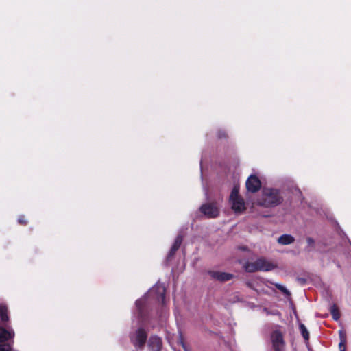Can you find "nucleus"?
<instances>
[{
  "mask_svg": "<svg viewBox=\"0 0 351 351\" xmlns=\"http://www.w3.org/2000/svg\"><path fill=\"white\" fill-rule=\"evenodd\" d=\"M165 287L162 284L156 283L141 298L136 302L139 315L143 316V310L152 304H156L163 308L166 306Z\"/></svg>",
  "mask_w": 351,
  "mask_h": 351,
  "instance_id": "nucleus-1",
  "label": "nucleus"
},
{
  "mask_svg": "<svg viewBox=\"0 0 351 351\" xmlns=\"http://www.w3.org/2000/svg\"><path fill=\"white\" fill-rule=\"evenodd\" d=\"M282 197L280 191L276 189L265 188L262 195L257 201V204L265 208L275 207L282 203Z\"/></svg>",
  "mask_w": 351,
  "mask_h": 351,
  "instance_id": "nucleus-2",
  "label": "nucleus"
},
{
  "mask_svg": "<svg viewBox=\"0 0 351 351\" xmlns=\"http://www.w3.org/2000/svg\"><path fill=\"white\" fill-rule=\"evenodd\" d=\"M277 267V265L266 260L264 258L256 259L254 262H247L244 265V269L247 272L254 273L258 271H269Z\"/></svg>",
  "mask_w": 351,
  "mask_h": 351,
  "instance_id": "nucleus-3",
  "label": "nucleus"
},
{
  "mask_svg": "<svg viewBox=\"0 0 351 351\" xmlns=\"http://www.w3.org/2000/svg\"><path fill=\"white\" fill-rule=\"evenodd\" d=\"M231 208L235 213H242L246 210L243 198L239 195V187L234 186L229 197Z\"/></svg>",
  "mask_w": 351,
  "mask_h": 351,
  "instance_id": "nucleus-4",
  "label": "nucleus"
},
{
  "mask_svg": "<svg viewBox=\"0 0 351 351\" xmlns=\"http://www.w3.org/2000/svg\"><path fill=\"white\" fill-rule=\"evenodd\" d=\"M147 339V332L142 326H139L130 333V340L136 349H141Z\"/></svg>",
  "mask_w": 351,
  "mask_h": 351,
  "instance_id": "nucleus-5",
  "label": "nucleus"
},
{
  "mask_svg": "<svg viewBox=\"0 0 351 351\" xmlns=\"http://www.w3.org/2000/svg\"><path fill=\"white\" fill-rule=\"evenodd\" d=\"M271 341L274 351L285 350V342L283 335L280 330H276L272 332L271 335Z\"/></svg>",
  "mask_w": 351,
  "mask_h": 351,
  "instance_id": "nucleus-6",
  "label": "nucleus"
},
{
  "mask_svg": "<svg viewBox=\"0 0 351 351\" xmlns=\"http://www.w3.org/2000/svg\"><path fill=\"white\" fill-rule=\"evenodd\" d=\"M262 184L260 179L255 175L248 177L245 182L246 189L251 193L258 192L261 188Z\"/></svg>",
  "mask_w": 351,
  "mask_h": 351,
  "instance_id": "nucleus-7",
  "label": "nucleus"
},
{
  "mask_svg": "<svg viewBox=\"0 0 351 351\" xmlns=\"http://www.w3.org/2000/svg\"><path fill=\"white\" fill-rule=\"evenodd\" d=\"M199 210L208 218H215L219 215V210L214 203L202 204Z\"/></svg>",
  "mask_w": 351,
  "mask_h": 351,
  "instance_id": "nucleus-8",
  "label": "nucleus"
},
{
  "mask_svg": "<svg viewBox=\"0 0 351 351\" xmlns=\"http://www.w3.org/2000/svg\"><path fill=\"white\" fill-rule=\"evenodd\" d=\"M208 274L212 278L222 282L229 281L234 277V276L232 274L217 271L209 270L208 271Z\"/></svg>",
  "mask_w": 351,
  "mask_h": 351,
  "instance_id": "nucleus-9",
  "label": "nucleus"
},
{
  "mask_svg": "<svg viewBox=\"0 0 351 351\" xmlns=\"http://www.w3.org/2000/svg\"><path fill=\"white\" fill-rule=\"evenodd\" d=\"M162 348V341L156 336H151L148 341L149 351H160Z\"/></svg>",
  "mask_w": 351,
  "mask_h": 351,
  "instance_id": "nucleus-10",
  "label": "nucleus"
},
{
  "mask_svg": "<svg viewBox=\"0 0 351 351\" xmlns=\"http://www.w3.org/2000/svg\"><path fill=\"white\" fill-rule=\"evenodd\" d=\"M175 257H176V243L172 245L171 250L165 260V264L167 266L171 265L174 263Z\"/></svg>",
  "mask_w": 351,
  "mask_h": 351,
  "instance_id": "nucleus-11",
  "label": "nucleus"
},
{
  "mask_svg": "<svg viewBox=\"0 0 351 351\" xmlns=\"http://www.w3.org/2000/svg\"><path fill=\"white\" fill-rule=\"evenodd\" d=\"M294 241V237L290 234H282L278 239V242L281 245H289L293 243Z\"/></svg>",
  "mask_w": 351,
  "mask_h": 351,
  "instance_id": "nucleus-12",
  "label": "nucleus"
},
{
  "mask_svg": "<svg viewBox=\"0 0 351 351\" xmlns=\"http://www.w3.org/2000/svg\"><path fill=\"white\" fill-rule=\"evenodd\" d=\"M330 312L334 320L337 321L339 319L341 314L336 304H334L330 306Z\"/></svg>",
  "mask_w": 351,
  "mask_h": 351,
  "instance_id": "nucleus-13",
  "label": "nucleus"
},
{
  "mask_svg": "<svg viewBox=\"0 0 351 351\" xmlns=\"http://www.w3.org/2000/svg\"><path fill=\"white\" fill-rule=\"evenodd\" d=\"M299 328H300V332L303 337V338L304 339L305 341H308L309 340V332L307 330V328H306L305 325L302 323H300L299 324Z\"/></svg>",
  "mask_w": 351,
  "mask_h": 351,
  "instance_id": "nucleus-14",
  "label": "nucleus"
},
{
  "mask_svg": "<svg viewBox=\"0 0 351 351\" xmlns=\"http://www.w3.org/2000/svg\"><path fill=\"white\" fill-rule=\"evenodd\" d=\"M178 343L182 346L184 351H191L190 345L184 340V337L180 333Z\"/></svg>",
  "mask_w": 351,
  "mask_h": 351,
  "instance_id": "nucleus-15",
  "label": "nucleus"
},
{
  "mask_svg": "<svg viewBox=\"0 0 351 351\" xmlns=\"http://www.w3.org/2000/svg\"><path fill=\"white\" fill-rule=\"evenodd\" d=\"M0 319L4 322L8 320L7 308L5 306H0Z\"/></svg>",
  "mask_w": 351,
  "mask_h": 351,
  "instance_id": "nucleus-16",
  "label": "nucleus"
},
{
  "mask_svg": "<svg viewBox=\"0 0 351 351\" xmlns=\"http://www.w3.org/2000/svg\"><path fill=\"white\" fill-rule=\"evenodd\" d=\"M274 286L278 289L280 290L281 292H282L286 296H289L291 295L290 292L289 290L287 289L286 287H285L284 286L278 284V283H275L274 284Z\"/></svg>",
  "mask_w": 351,
  "mask_h": 351,
  "instance_id": "nucleus-17",
  "label": "nucleus"
},
{
  "mask_svg": "<svg viewBox=\"0 0 351 351\" xmlns=\"http://www.w3.org/2000/svg\"><path fill=\"white\" fill-rule=\"evenodd\" d=\"M274 286L278 289L280 290L281 292H282L286 296H289L291 295L290 292L289 290L287 289L286 287H285L284 286L278 284V283H275L274 284Z\"/></svg>",
  "mask_w": 351,
  "mask_h": 351,
  "instance_id": "nucleus-18",
  "label": "nucleus"
},
{
  "mask_svg": "<svg viewBox=\"0 0 351 351\" xmlns=\"http://www.w3.org/2000/svg\"><path fill=\"white\" fill-rule=\"evenodd\" d=\"M217 137L219 139L226 138L228 137V134L224 130H219L217 132Z\"/></svg>",
  "mask_w": 351,
  "mask_h": 351,
  "instance_id": "nucleus-19",
  "label": "nucleus"
},
{
  "mask_svg": "<svg viewBox=\"0 0 351 351\" xmlns=\"http://www.w3.org/2000/svg\"><path fill=\"white\" fill-rule=\"evenodd\" d=\"M339 350H341V349H344V350L346 351V340L343 339L340 341L339 343Z\"/></svg>",
  "mask_w": 351,
  "mask_h": 351,
  "instance_id": "nucleus-20",
  "label": "nucleus"
},
{
  "mask_svg": "<svg viewBox=\"0 0 351 351\" xmlns=\"http://www.w3.org/2000/svg\"><path fill=\"white\" fill-rule=\"evenodd\" d=\"M306 243H307L308 247H314L315 241L313 238L307 237Z\"/></svg>",
  "mask_w": 351,
  "mask_h": 351,
  "instance_id": "nucleus-21",
  "label": "nucleus"
},
{
  "mask_svg": "<svg viewBox=\"0 0 351 351\" xmlns=\"http://www.w3.org/2000/svg\"><path fill=\"white\" fill-rule=\"evenodd\" d=\"M339 339L340 341L341 340H346V335L343 330H339Z\"/></svg>",
  "mask_w": 351,
  "mask_h": 351,
  "instance_id": "nucleus-22",
  "label": "nucleus"
},
{
  "mask_svg": "<svg viewBox=\"0 0 351 351\" xmlns=\"http://www.w3.org/2000/svg\"><path fill=\"white\" fill-rule=\"evenodd\" d=\"M25 217L21 216V217H19V219H18V221L19 223H21V224H25L26 223L25 219Z\"/></svg>",
  "mask_w": 351,
  "mask_h": 351,
  "instance_id": "nucleus-23",
  "label": "nucleus"
},
{
  "mask_svg": "<svg viewBox=\"0 0 351 351\" xmlns=\"http://www.w3.org/2000/svg\"><path fill=\"white\" fill-rule=\"evenodd\" d=\"M176 242H177V250H178L179 246H180V245L182 243V238L180 237H179V236H177Z\"/></svg>",
  "mask_w": 351,
  "mask_h": 351,
  "instance_id": "nucleus-24",
  "label": "nucleus"
},
{
  "mask_svg": "<svg viewBox=\"0 0 351 351\" xmlns=\"http://www.w3.org/2000/svg\"><path fill=\"white\" fill-rule=\"evenodd\" d=\"M246 285L248 287L253 289L252 284L250 282H246Z\"/></svg>",
  "mask_w": 351,
  "mask_h": 351,
  "instance_id": "nucleus-25",
  "label": "nucleus"
},
{
  "mask_svg": "<svg viewBox=\"0 0 351 351\" xmlns=\"http://www.w3.org/2000/svg\"><path fill=\"white\" fill-rule=\"evenodd\" d=\"M339 351H345V350H344V349H341V350H339Z\"/></svg>",
  "mask_w": 351,
  "mask_h": 351,
  "instance_id": "nucleus-26",
  "label": "nucleus"
}]
</instances>
